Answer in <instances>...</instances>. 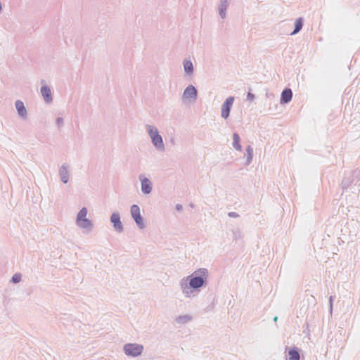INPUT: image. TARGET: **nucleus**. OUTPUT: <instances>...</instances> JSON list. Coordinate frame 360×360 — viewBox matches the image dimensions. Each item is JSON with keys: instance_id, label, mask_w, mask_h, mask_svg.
Instances as JSON below:
<instances>
[{"instance_id": "f257e3e1", "label": "nucleus", "mask_w": 360, "mask_h": 360, "mask_svg": "<svg viewBox=\"0 0 360 360\" xmlns=\"http://www.w3.org/2000/svg\"><path fill=\"white\" fill-rule=\"evenodd\" d=\"M143 347L138 344H127L124 347V352L128 356H136L143 352Z\"/></svg>"}, {"instance_id": "f03ea898", "label": "nucleus", "mask_w": 360, "mask_h": 360, "mask_svg": "<svg viewBox=\"0 0 360 360\" xmlns=\"http://www.w3.org/2000/svg\"><path fill=\"white\" fill-rule=\"evenodd\" d=\"M87 210L86 208H82L78 213L77 217V225L81 228H89L91 226V221L86 218Z\"/></svg>"}, {"instance_id": "7ed1b4c3", "label": "nucleus", "mask_w": 360, "mask_h": 360, "mask_svg": "<svg viewBox=\"0 0 360 360\" xmlns=\"http://www.w3.org/2000/svg\"><path fill=\"white\" fill-rule=\"evenodd\" d=\"M198 272L201 276L193 277L190 281V285L192 288H197L201 287L204 283L205 279L207 278V271L206 269H200Z\"/></svg>"}, {"instance_id": "20e7f679", "label": "nucleus", "mask_w": 360, "mask_h": 360, "mask_svg": "<svg viewBox=\"0 0 360 360\" xmlns=\"http://www.w3.org/2000/svg\"><path fill=\"white\" fill-rule=\"evenodd\" d=\"M131 214L140 229L144 228L143 220L140 214V209L138 205H134L131 207Z\"/></svg>"}, {"instance_id": "39448f33", "label": "nucleus", "mask_w": 360, "mask_h": 360, "mask_svg": "<svg viewBox=\"0 0 360 360\" xmlns=\"http://www.w3.org/2000/svg\"><path fill=\"white\" fill-rule=\"evenodd\" d=\"M148 133L150 134L153 143L155 146L162 147L163 146L162 137L160 135H159L156 128L150 127L148 129Z\"/></svg>"}, {"instance_id": "423d86ee", "label": "nucleus", "mask_w": 360, "mask_h": 360, "mask_svg": "<svg viewBox=\"0 0 360 360\" xmlns=\"http://www.w3.org/2000/svg\"><path fill=\"white\" fill-rule=\"evenodd\" d=\"M234 98L233 96L229 97L221 107V117L226 119L230 112L231 108L233 105Z\"/></svg>"}, {"instance_id": "0eeeda50", "label": "nucleus", "mask_w": 360, "mask_h": 360, "mask_svg": "<svg viewBox=\"0 0 360 360\" xmlns=\"http://www.w3.org/2000/svg\"><path fill=\"white\" fill-rule=\"evenodd\" d=\"M183 96L186 99H195L197 97V90L193 86L190 85L184 90Z\"/></svg>"}, {"instance_id": "6e6552de", "label": "nucleus", "mask_w": 360, "mask_h": 360, "mask_svg": "<svg viewBox=\"0 0 360 360\" xmlns=\"http://www.w3.org/2000/svg\"><path fill=\"white\" fill-rule=\"evenodd\" d=\"M111 222L113 224L115 229L118 231H122V224L120 221V214L113 213L110 217Z\"/></svg>"}, {"instance_id": "1a4fd4ad", "label": "nucleus", "mask_w": 360, "mask_h": 360, "mask_svg": "<svg viewBox=\"0 0 360 360\" xmlns=\"http://www.w3.org/2000/svg\"><path fill=\"white\" fill-rule=\"evenodd\" d=\"M140 179L141 181V188L143 192L147 194L150 193L152 190L151 182L150 180L145 177H141Z\"/></svg>"}, {"instance_id": "9d476101", "label": "nucleus", "mask_w": 360, "mask_h": 360, "mask_svg": "<svg viewBox=\"0 0 360 360\" xmlns=\"http://www.w3.org/2000/svg\"><path fill=\"white\" fill-rule=\"evenodd\" d=\"M292 93L290 89L283 90L281 94V102L288 103L292 99Z\"/></svg>"}, {"instance_id": "9b49d317", "label": "nucleus", "mask_w": 360, "mask_h": 360, "mask_svg": "<svg viewBox=\"0 0 360 360\" xmlns=\"http://www.w3.org/2000/svg\"><path fill=\"white\" fill-rule=\"evenodd\" d=\"M41 93L46 102H50L52 99L51 89L47 86H43L41 89Z\"/></svg>"}, {"instance_id": "f8f14e48", "label": "nucleus", "mask_w": 360, "mask_h": 360, "mask_svg": "<svg viewBox=\"0 0 360 360\" xmlns=\"http://www.w3.org/2000/svg\"><path fill=\"white\" fill-rule=\"evenodd\" d=\"M15 107L21 116H25L26 115V110L22 101H16Z\"/></svg>"}, {"instance_id": "ddd939ff", "label": "nucleus", "mask_w": 360, "mask_h": 360, "mask_svg": "<svg viewBox=\"0 0 360 360\" xmlns=\"http://www.w3.org/2000/svg\"><path fill=\"white\" fill-rule=\"evenodd\" d=\"M288 354L290 356L288 360H300V359L299 352L295 349H290Z\"/></svg>"}, {"instance_id": "4468645a", "label": "nucleus", "mask_w": 360, "mask_h": 360, "mask_svg": "<svg viewBox=\"0 0 360 360\" xmlns=\"http://www.w3.org/2000/svg\"><path fill=\"white\" fill-rule=\"evenodd\" d=\"M295 30L291 33V34H295L297 33L300 30H301L302 27V18L297 19L295 23Z\"/></svg>"}, {"instance_id": "2eb2a0df", "label": "nucleus", "mask_w": 360, "mask_h": 360, "mask_svg": "<svg viewBox=\"0 0 360 360\" xmlns=\"http://www.w3.org/2000/svg\"><path fill=\"white\" fill-rule=\"evenodd\" d=\"M233 147L236 150H240L241 149V146L240 145V137H239V136L237 134H234L233 136Z\"/></svg>"}, {"instance_id": "dca6fc26", "label": "nucleus", "mask_w": 360, "mask_h": 360, "mask_svg": "<svg viewBox=\"0 0 360 360\" xmlns=\"http://www.w3.org/2000/svg\"><path fill=\"white\" fill-rule=\"evenodd\" d=\"M184 70L188 73H191L193 70V64L190 60H186L184 63Z\"/></svg>"}, {"instance_id": "f3484780", "label": "nucleus", "mask_w": 360, "mask_h": 360, "mask_svg": "<svg viewBox=\"0 0 360 360\" xmlns=\"http://www.w3.org/2000/svg\"><path fill=\"white\" fill-rule=\"evenodd\" d=\"M12 281L14 283L20 282L21 281V275L19 274H14L13 276L12 277Z\"/></svg>"}, {"instance_id": "a211bd4d", "label": "nucleus", "mask_w": 360, "mask_h": 360, "mask_svg": "<svg viewBox=\"0 0 360 360\" xmlns=\"http://www.w3.org/2000/svg\"><path fill=\"white\" fill-rule=\"evenodd\" d=\"M247 98L249 101H253V99L255 98V96L252 93L249 92L248 94Z\"/></svg>"}, {"instance_id": "6ab92c4d", "label": "nucleus", "mask_w": 360, "mask_h": 360, "mask_svg": "<svg viewBox=\"0 0 360 360\" xmlns=\"http://www.w3.org/2000/svg\"><path fill=\"white\" fill-rule=\"evenodd\" d=\"M62 180L64 183H67L68 182V178L66 176H62Z\"/></svg>"}, {"instance_id": "aec40b11", "label": "nucleus", "mask_w": 360, "mask_h": 360, "mask_svg": "<svg viewBox=\"0 0 360 360\" xmlns=\"http://www.w3.org/2000/svg\"><path fill=\"white\" fill-rule=\"evenodd\" d=\"M220 14L222 16V18H224L225 15V13L222 11H220Z\"/></svg>"}, {"instance_id": "412c9836", "label": "nucleus", "mask_w": 360, "mask_h": 360, "mask_svg": "<svg viewBox=\"0 0 360 360\" xmlns=\"http://www.w3.org/2000/svg\"><path fill=\"white\" fill-rule=\"evenodd\" d=\"M57 122H58V124H60V122H62V119L58 118V119L57 120Z\"/></svg>"}]
</instances>
